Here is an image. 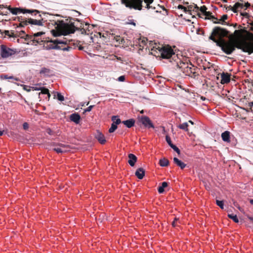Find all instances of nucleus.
<instances>
[{
	"label": "nucleus",
	"mask_w": 253,
	"mask_h": 253,
	"mask_svg": "<svg viewBox=\"0 0 253 253\" xmlns=\"http://www.w3.org/2000/svg\"><path fill=\"white\" fill-rule=\"evenodd\" d=\"M117 128V126L116 125L113 123L111 124V126L109 129V132L110 133H112Z\"/></svg>",
	"instance_id": "nucleus-32"
},
{
	"label": "nucleus",
	"mask_w": 253,
	"mask_h": 253,
	"mask_svg": "<svg viewBox=\"0 0 253 253\" xmlns=\"http://www.w3.org/2000/svg\"><path fill=\"white\" fill-rule=\"evenodd\" d=\"M250 203L252 204V205H253V199H251L250 200Z\"/></svg>",
	"instance_id": "nucleus-56"
},
{
	"label": "nucleus",
	"mask_w": 253,
	"mask_h": 253,
	"mask_svg": "<svg viewBox=\"0 0 253 253\" xmlns=\"http://www.w3.org/2000/svg\"><path fill=\"white\" fill-rule=\"evenodd\" d=\"M9 10L10 12L13 15H17L20 13H30L32 14H34V15H37L39 14V11L37 10H31V9H27L25 8H22L20 7H9Z\"/></svg>",
	"instance_id": "nucleus-6"
},
{
	"label": "nucleus",
	"mask_w": 253,
	"mask_h": 253,
	"mask_svg": "<svg viewBox=\"0 0 253 253\" xmlns=\"http://www.w3.org/2000/svg\"><path fill=\"white\" fill-rule=\"evenodd\" d=\"M193 6H192V5L189 6H188L189 10H192L193 9V10H195L197 11H198L199 9V7L196 4H194V8H193Z\"/></svg>",
	"instance_id": "nucleus-36"
},
{
	"label": "nucleus",
	"mask_w": 253,
	"mask_h": 253,
	"mask_svg": "<svg viewBox=\"0 0 253 253\" xmlns=\"http://www.w3.org/2000/svg\"><path fill=\"white\" fill-rule=\"evenodd\" d=\"M222 1L224 2H226L227 1V0H222Z\"/></svg>",
	"instance_id": "nucleus-62"
},
{
	"label": "nucleus",
	"mask_w": 253,
	"mask_h": 253,
	"mask_svg": "<svg viewBox=\"0 0 253 253\" xmlns=\"http://www.w3.org/2000/svg\"><path fill=\"white\" fill-rule=\"evenodd\" d=\"M250 6V4L249 2H247L245 3V5H244L243 3L240 2H236L235 3L233 6L231 5L227 6L226 8L227 10H231L234 13H237L239 9H242L244 6L247 8L249 7Z\"/></svg>",
	"instance_id": "nucleus-9"
},
{
	"label": "nucleus",
	"mask_w": 253,
	"mask_h": 253,
	"mask_svg": "<svg viewBox=\"0 0 253 253\" xmlns=\"http://www.w3.org/2000/svg\"><path fill=\"white\" fill-rule=\"evenodd\" d=\"M211 12L210 11H206L203 14L206 16V17H209L211 15Z\"/></svg>",
	"instance_id": "nucleus-46"
},
{
	"label": "nucleus",
	"mask_w": 253,
	"mask_h": 253,
	"mask_svg": "<svg viewBox=\"0 0 253 253\" xmlns=\"http://www.w3.org/2000/svg\"><path fill=\"white\" fill-rule=\"evenodd\" d=\"M228 31L220 27H215L213 29L212 33L209 37V39L216 43L217 42H221L224 40L223 38L227 36Z\"/></svg>",
	"instance_id": "nucleus-4"
},
{
	"label": "nucleus",
	"mask_w": 253,
	"mask_h": 253,
	"mask_svg": "<svg viewBox=\"0 0 253 253\" xmlns=\"http://www.w3.org/2000/svg\"><path fill=\"white\" fill-rule=\"evenodd\" d=\"M178 8L179 9H183V11L185 12H187V8L184 7V6L182 5H179L178 6Z\"/></svg>",
	"instance_id": "nucleus-41"
},
{
	"label": "nucleus",
	"mask_w": 253,
	"mask_h": 253,
	"mask_svg": "<svg viewBox=\"0 0 253 253\" xmlns=\"http://www.w3.org/2000/svg\"><path fill=\"white\" fill-rule=\"evenodd\" d=\"M140 121L142 125L147 128H154V126L153 125L152 121L147 116H142L140 118Z\"/></svg>",
	"instance_id": "nucleus-10"
},
{
	"label": "nucleus",
	"mask_w": 253,
	"mask_h": 253,
	"mask_svg": "<svg viewBox=\"0 0 253 253\" xmlns=\"http://www.w3.org/2000/svg\"><path fill=\"white\" fill-rule=\"evenodd\" d=\"M241 15L247 18L250 17L249 14L247 12H241Z\"/></svg>",
	"instance_id": "nucleus-44"
},
{
	"label": "nucleus",
	"mask_w": 253,
	"mask_h": 253,
	"mask_svg": "<svg viewBox=\"0 0 253 253\" xmlns=\"http://www.w3.org/2000/svg\"><path fill=\"white\" fill-rule=\"evenodd\" d=\"M18 35L16 34H14L13 32H10L9 37H17Z\"/></svg>",
	"instance_id": "nucleus-48"
},
{
	"label": "nucleus",
	"mask_w": 253,
	"mask_h": 253,
	"mask_svg": "<svg viewBox=\"0 0 253 253\" xmlns=\"http://www.w3.org/2000/svg\"><path fill=\"white\" fill-rule=\"evenodd\" d=\"M70 49H72V47H70V46H67V47H64V48H61V49L64 50V51H69Z\"/></svg>",
	"instance_id": "nucleus-47"
},
{
	"label": "nucleus",
	"mask_w": 253,
	"mask_h": 253,
	"mask_svg": "<svg viewBox=\"0 0 253 253\" xmlns=\"http://www.w3.org/2000/svg\"><path fill=\"white\" fill-rule=\"evenodd\" d=\"M228 217L232 219L235 222H239V219L236 214H234L233 213L228 214Z\"/></svg>",
	"instance_id": "nucleus-27"
},
{
	"label": "nucleus",
	"mask_w": 253,
	"mask_h": 253,
	"mask_svg": "<svg viewBox=\"0 0 253 253\" xmlns=\"http://www.w3.org/2000/svg\"><path fill=\"white\" fill-rule=\"evenodd\" d=\"M230 81V77L227 73H222L221 74V84H225L229 83Z\"/></svg>",
	"instance_id": "nucleus-12"
},
{
	"label": "nucleus",
	"mask_w": 253,
	"mask_h": 253,
	"mask_svg": "<svg viewBox=\"0 0 253 253\" xmlns=\"http://www.w3.org/2000/svg\"><path fill=\"white\" fill-rule=\"evenodd\" d=\"M188 123L187 122H185V123H182V124L179 125L178 126V127L180 129H181L186 131H188Z\"/></svg>",
	"instance_id": "nucleus-25"
},
{
	"label": "nucleus",
	"mask_w": 253,
	"mask_h": 253,
	"mask_svg": "<svg viewBox=\"0 0 253 253\" xmlns=\"http://www.w3.org/2000/svg\"><path fill=\"white\" fill-rule=\"evenodd\" d=\"M168 186V183L167 182H163L162 183V185L158 188V191L159 193H162L164 191V188Z\"/></svg>",
	"instance_id": "nucleus-24"
},
{
	"label": "nucleus",
	"mask_w": 253,
	"mask_h": 253,
	"mask_svg": "<svg viewBox=\"0 0 253 253\" xmlns=\"http://www.w3.org/2000/svg\"><path fill=\"white\" fill-rule=\"evenodd\" d=\"M70 119L72 122L78 124L80 123L81 117L78 113H73L70 115Z\"/></svg>",
	"instance_id": "nucleus-15"
},
{
	"label": "nucleus",
	"mask_w": 253,
	"mask_h": 253,
	"mask_svg": "<svg viewBox=\"0 0 253 253\" xmlns=\"http://www.w3.org/2000/svg\"><path fill=\"white\" fill-rule=\"evenodd\" d=\"M16 51L5 45L2 44L0 47V55L3 58H7L15 53Z\"/></svg>",
	"instance_id": "nucleus-8"
},
{
	"label": "nucleus",
	"mask_w": 253,
	"mask_h": 253,
	"mask_svg": "<svg viewBox=\"0 0 253 253\" xmlns=\"http://www.w3.org/2000/svg\"><path fill=\"white\" fill-rule=\"evenodd\" d=\"M251 24H252L253 26V21L251 23Z\"/></svg>",
	"instance_id": "nucleus-64"
},
{
	"label": "nucleus",
	"mask_w": 253,
	"mask_h": 253,
	"mask_svg": "<svg viewBox=\"0 0 253 253\" xmlns=\"http://www.w3.org/2000/svg\"><path fill=\"white\" fill-rule=\"evenodd\" d=\"M122 123L124 124L127 127L130 128L134 125L135 121L132 119H130L123 121Z\"/></svg>",
	"instance_id": "nucleus-17"
},
{
	"label": "nucleus",
	"mask_w": 253,
	"mask_h": 253,
	"mask_svg": "<svg viewBox=\"0 0 253 253\" xmlns=\"http://www.w3.org/2000/svg\"><path fill=\"white\" fill-rule=\"evenodd\" d=\"M248 218L250 220L253 221V217L248 216Z\"/></svg>",
	"instance_id": "nucleus-53"
},
{
	"label": "nucleus",
	"mask_w": 253,
	"mask_h": 253,
	"mask_svg": "<svg viewBox=\"0 0 253 253\" xmlns=\"http://www.w3.org/2000/svg\"><path fill=\"white\" fill-rule=\"evenodd\" d=\"M216 45L227 55L231 54L236 48L251 54L253 53V35L250 34L247 40L235 39L231 35L228 41L222 40L221 42H217Z\"/></svg>",
	"instance_id": "nucleus-1"
},
{
	"label": "nucleus",
	"mask_w": 253,
	"mask_h": 253,
	"mask_svg": "<svg viewBox=\"0 0 253 253\" xmlns=\"http://www.w3.org/2000/svg\"><path fill=\"white\" fill-rule=\"evenodd\" d=\"M249 106H250L251 108L253 107V101L249 103Z\"/></svg>",
	"instance_id": "nucleus-52"
},
{
	"label": "nucleus",
	"mask_w": 253,
	"mask_h": 253,
	"mask_svg": "<svg viewBox=\"0 0 253 253\" xmlns=\"http://www.w3.org/2000/svg\"><path fill=\"white\" fill-rule=\"evenodd\" d=\"M25 40L26 41H36L38 43L39 42L37 40H35V37L32 35H26V38H25Z\"/></svg>",
	"instance_id": "nucleus-28"
},
{
	"label": "nucleus",
	"mask_w": 253,
	"mask_h": 253,
	"mask_svg": "<svg viewBox=\"0 0 253 253\" xmlns=\"http://www.w3.org/2000/svg\"><path fill=\"white\" fill-rule=\"evenodd\" d=\"M189 123H190L192 125L194 124V123L192 121H191V120L189 121Z\"/></svg>",
	"instance_id": "nucleus-58"
},
{
	"label": "nucleus",
	"mask_w": 253,
	"mask_h": 253,
	"mask_svg": "<svg viewBox=\"0 0 253 253\" xmlns=\"http://www.w3.org/2000/svg\"><path fill=\"white\" fill-rule=\"evenodd\" d=\"M47 94L48 95V98H49L50 96V94L49 92H48V93H47Z\"/></svg>",
	"instance_id": "nucleus-60"
},
{
	"label": "nucleus",
	"mask_w": 253,
	"mask_h": 253,
	"mask_svg": "<svg viewBox=\"0 0 253 253\" xmlns=\"http://www.w3.org/2000/svg\"><path fill=\"white\" fill-rule=\"evenodd\" d=\"M125 80V77L124 76H120L118 78V81L119 82H124Z\"/></svg>",
	"instance_id": "nucleus-42"
},
{
	"label": "nucleus",
	"mask_w": 253,
	"mask_h": 253,
	"mask_svg": "<svg viewBox=\"0 0 253 253\" xmlns=\"http://www.w3.org/2000/svg\"><path fill=\"white\" fill-rule=\"evenodd\" d=\"M93 105H90L89 107H88L86 109L84 110V112H89L91 110L92 108H93Z\"/></svg>",
	"instance_id": "nucleus-45"
},
{
	"label": "nucleus",
	"mask_w": 253,
	"mask_h": 253,
	"mask_svg": "<svg viewBox=\"0 0 253 253\" xmlns=\"http://www.w3.org/2000/svg\"><path fill=\"white\" fill-rule=\"evenodd\" d=\"M172 226H173V227H175V226H176L175 221H173L172 222Z\"/></svg>",
	"instance_id": "nucleus-54"
},
{
	"label": "nucleus",
	"mask_w": 253,
	"mask_h": 253,
	"mask_svg": "<svg viewBox=\"0 0 253 253\" xmlns=\"http://www.w3.org/2000/svg\"><path fill=\"white\" fill-rule=\"evenodd\" d=\"M175 151H176L178 154H180V150L178 148L174 145H172L170 146Z\"/></svg>",
	"instance_id": "nucleus-38"
},
{
	"label": "nucleus",
	"mask_w": 253,
	"mask_h": 253,
	"mask_svg": "<svg viewBox=\"0 0 253 253\" xmlns=\"http://www.w3.org/2000/svg\"><path fill=\"white\" fill-rule=\"evenodd\" d=\"M216 205L219 206L221 209H224V203L223 201L216 200Z\"/></svg>",
	"instance_id": "nucleus-34"
},
{
	"label": "nucleus",
	"mask_w": 253,
	"mask_h": 253,
	"mask_svg": "<svg viewBox=\"0 0 253 253\" xmlns=\"http://www.w3.org/2000/svg\"><path fill=\"white\" fill-rule=\"evenodd\" d=\"M135 174L138 179H142L145 175V170L142 168H138Z\"/></svg>",
	"instance_id": "nucleus-14"
},
{
	"label": "nucleus",
	"mask_w": 253,
	"mask_h": 253,
	"mask_svg": "<svg viewBox=\"0 0 253 253\" xmlns=\"http://www.w3.org/2000/svg\"><path fill=\"white\" fill-rule=\"evenodd\" d=\"M207 8L206 6L203 5L199 8V10H200L201 12L204 14L207 11Z\"/></svg>",
	"instance_id": "nucleus-39"
},
{
	"label": "nucleus",
	"mask_w": 253,
	"mask_h": 253,
	"mask_svg": "<svg viewBox=\"0 0 253 253\" xmlns=\"http://www.w3.org/2000/svg\"><path fill=\"white\" fill-rule=\"evenodd\" d=\"M51 43H53L55 45H58L59 44H67V41L65 40H60V39H55L51 40L50 42Z\"/></svg>",
	"instance_id": "nucleus-19"
},
{
	"label": "nucleus",
	"mask_w": 253,
	"mask_h": 253,
	"mask_svg": "<svg viewBox=\"0 0 253 253\" xmlns=\"http://www.w3.org/2000/svg\"><path fill=\"white\" fill-rule=\"evenodd\" d=\"M53 145L58 146L60 148H63V149H66L68 150V146L66 145L65 144H62V143H58V144H54Z\"/></svg>",
	"instance_id": "nucleus-33"
},
{
	"label": "nucleus",
	"mask_w": 253,
	"mask_h": 253,
	"mask_svg": "<svg viewBox=\"0 0 253 253\" xmlns=\"http://www.w3.org/2000/svg\"><path fill=\"white\" fill-rule=\"evenodd\" d=\"M53 150L56 151L58 153H65L68 151V150L63 148H60L59 147H55L53 149Z\"/></svg>",
	"instance_id": "nucleus-26"
},
{
	"label": "nucleus",
	"mask_w": 253,
	"mask_h": 253,
	"mask_svg": "<svg viewBox=\"0 0 253 253\" xmlns=\"http://www.w3.org/2000/svg\"><path fill=\"white\" fill-rule=\"evenodd\" d=\"M56 98L60 101H63L64 100V97L62 94L60 92H56Z\"/></svg>",
	"instance_id": "nucleus-30"
},
{
	"label": "nucleus",
	"mask_w": 253,
	"mask_h": 253,
	"mask_svg": "<svg viewBox=\"0 0 253 253\" xmlns=\"http://www.w3.org/2000/svg\"><path fill=\"white\" fill-rule=\"evenodd\" d=\"M178 66L186 76L193 78H195L197 76V74L195 72L196 69L191 63L180 62L179 64H178Z\"/></svg>",
	"instance_id": "nucleus-5"
},
{
	"label": "nucleus",
	"mask_w": 253,
	"mask_h": 253,
	"mask_svg": "<svg viewBox=\"0 0 253 253\" xmlns=\"http://www.w3.org/2000/svg\"><path fill=\"white\" fill-rule=\"evenodd\" d=\"M111 120L113 122V123L116 125H118L121 123V121L117 116H113L111 118Z\"/></svg>",
	"instance_id": "nucleus-23"
},
{
	"label": "nucleus",
	"mask_w": 253,
	"mask_h": 253,
	"mask_svg": "<svg viewBox=\"0 0 253 253\" xmlns=\"http://www.w3.org/2000/svg\"><path fill=\"white\" fill-rule=\"evenodd\" d=\"M5 78L6 79H12L13 78V77L11 76V77H6V76H5Z\"/></svg>",
	"instance_id": "nucleus-59"
},
{
	"label": "nucleus",
	"mask_w": 253,
	"mask_h": 253,
	"mask_svg": "<svg viewBox=\"0 0 253 253\" xmlns=\"http://www.w3.org/2000/svg\"><path fill=\"white\" fill-rule=\"evenodd\" d=\"M23 128L27 129L28 128V124L27 123H24L23 125Z\"/></svg>",
	"instance_id": "nucleus-49"
},
{
	"label": "nucleus",
	"mask_w": 253,
	"mask_h": 253,
	"mask_svg": "<svg viewBox=\"0 0 253 253\" xmlns=\"http://www.w3.org/2000/svg\"><path fill=\"white\" fill-rule=\"evenodd\" d=\"M21 34H25V32H24V31H21L20 32V33H19V35H18V36H20V35H21Z\"/></svg>",
	"instance_id": "nucleus-55"
},
{
	"label": "nucleus",
	"mask_w": 253,
	"mask_h": 253,
	"mask_svg": "<svg viewBox=\"0 0 253 253\" xmlns=\"http://www.w3.org/2000/svg\"><path fill=\"white\" fill-rule=\"evenodd\" d=\"M41 90V92L39 93V95L42 94H46L47 93H48L49 90L47 88H46L44 87H42V89L40 90Z\"/></svg>",
	"instance_id": "nucleus-35"
},
{
	"label": "nucleus",
	"mask_w": 253,
	"mask_h": 253,
	"mask_svg": "<svg viewBox=\"0 0 253 253\" xmlns=\"http://www.w3.org/2000/svg\"><path fill=\"white\" fill-rule=\"evenodd\" d=\"M143 112H143V110H142V111L140 112V113H141V114L143 113Z\"/></svg>",
	"instance_id": "nucleus-63"
},
{
	"label": "nucleus",
	"mask_w": 253,
	"mask_h": 253,
	"mask_svg": "<svg viewBox=\"0 0 253 253\" xmlns=\"http://www.w3.org/2000/svg\"><path fill=\"white\" fill-rule=\"evenodd\" d=\"M177 220H178V218H177L176 217H175V218H174V221H175V222H176Z\"/></svg>",
	"instance_id": "nucleus-61"
},
{
	"label": "nucleus",
	"mask_w": 253,
	"mask_h": 253,
	"mask_svg": "<svg viewBox=\"0 0 253 253\" xmlns=\"http://www.w3.org/2000/svg\"><path fill=\"white\" fill-rule=\"evenodd\" d=\"M3 134V131L0 130V136Z\"/></svg>",
	"instance_id": "nucleus-57"
},
{
	"label": "nucleus",
	"mask_w": 253,
	"mask_h": 253,
	"mask_svg": "<svg viewBox=\"0 0 253 253\" xmlns=\"http://www.w3.org/2000/svg\"><path fill=\"white\" fill-rule=\"evenodd\" d=\"M230 132L228 131H225L221 134V138L223 141L229 142L230 140Z\"/></svg>",
	"instance_id": "nucleus-16"
},
{
	"label": "nucleus",
	"mask_w": 253,
	"mask_h": 253,
	"mask_svg": "<svg viewBox=\"0 0 253 253\" xmlns=\"http://www.w3.org/2000/svg\"><path fill=\"white\" fill-rule=\"evenodd\" d=\"M143 1L146 4V8L150 9L151 8L150 5L154 0H121V3L129 9L141 10L142 8Z\"/></svg>",
	"instance_id": "nucleus-3"
},
{
	"label": "nucleus",
	"mask_w": 253,
	"mask_h": 253,
	"mask_svg": "<svg viewBox=\"0 0 253 253\" xmlns=\"http://www.w3.org/2000/svg\"><path fill=\"white\" fill-rule=\"evenodd\" d=\"M5 35L8 36H9L10 32L9 31H5L4 32Z\"/></svg>",
	"instance_id": "nucleus-51"
},
{
	"label": "nucleus",
	"mask_w": 253,
	"mask_h": 253,
	"mask_svg": "<svg viewBox=\"0 0 253 253\" xmlns=\"http://www.w3.org/2000/svg\"><path fill=\"white\" fill-rule=\"evenodd\" d=\"M29 23L32 25L42 26V20H38L36 19H29Z\"/></svg>",
	"instance_id": "nucleus-20"
},
{
	"label": "nucleus",
	"mask_w": 253,
	"mask_h": 253,
	"mask_svg": "<svg viewBox=\"0 0 253 253\" xmlns=\"http://www.w3.org/2000/svg\"><path fill=\"white\" fill-rule=\"evenodd\" d=\"M130 24L133 25V26H135L136 24L134 22V20H130V22L128 23Z\"/></svg>",
	"instance_id": "nucleus-50"
},
{
	"label": "nucleus",
	"mask_w": 253,
	"mask_h": 253,
	"mask_svg": "<svg viewBox=\"0 0 253 253\" xmlns=\"http://www.w3.org/2000/svg\"><path fill=\"white\" fill-rule=\"evenodd\" d=\"M128 158V163L131 167H133L137 160V158L133 154H129Z\"/></svg>",
	"instance_id": "nucleus-11"
},
{
	"label": "nucleus",
	"mask_w": 253,
	"mask_h": 253,
	"mask_svg": "<svg viewBox=\"0 0 253 253\" xmlns=\"http://www.w3.org/2000/svg\"><path fill=\"white\" fill-rule=\"evenodd\" d=\"M166 139L167 143L170 146V147L173 145V144L171 142V139H170V137H169V136H166Z\"/></svg>",
	"instance_id": "nucleus-37"
},
{
	"label": "nucleus",
	"mask_w": 253,
	"mask_h": 253,
	"mask_svg": "<svg viewBox=\"0 0 253 253\" xmlns=\"http://www.w3.org/2000/svg\"><path fill=\"white\" fill-rule=\"evenodd\" d=\"M158 49L161 53V56L163 58L169 59L170 58L172 55L174 54V52L170 46L167 45L162 47H155Z\"/></svg>",
	"instance_id": "nucleus-7"
},
{
	"label": "nucleus",
	"mask_w": 253,
	"mask_h": 253,
	"mask_svg": "<svg viewBox=\"0 0 253 253\" xmlns=\"http://www.w3.org/2000/svg\"><path fill=\"white\" fill-rule=\"evenodd\" d=\"M45 48L46 50L60 49H61V47H60V46L58 45H53L52 44H49L46 46Z\"/></svg>",
	"instance_id": "nucleus-21"
},
{
	"label": "nucleus",
	"mask_w": 253,
	"mask_h": 253,
	"mask_svg": "<svg viewBox=\"0 0 253 253\" xmlns=\"http://www.w3.org/2000/svg\"><path fill=\"white\" fill-rule=\"evenodd\" d=\"M174 163L181 169H183L186 167V164H185L183 162L179 160L178 158L174 157L173 158Z\"/></svg>",
	"instance_id": "nucleus-18"
},
{
	"label": "nucleus",
	"mask_w": 253,
	"mask_h": 253,
	"mask_svg": "<svg viewBox=\"0 0 253 253\" xmlns=\"http://www.w3.org/2000/svg\"><path fill=\"white\" fill-rule=\"evenodd\" d=\"M233 37L235 39L240 40L239 38L241 36V32L239 30H235L234 32Z\"/></svg>",
	"instance_id": "nucleus-29"
},
{
	"label": "nucleus",
	"mask_w": 253,
	"mask_h": 253,
	"mask_svg": "<svg viewBox=\"0 0 253 253\" xmlns=\"http://www.w3.org/2000/svg\"><path fill=\"white\" fill-rule=\"evenodd\" d=\"M44 33L42 32H37L34 34L33 36L35 37V40H36V38L41 36V35H43Z\"/></svg>",
	"instance_id": "nucleus-40"
},
{
	"label": "nucleus",
	"mask_w": 253,
	"mask_h": 253,
	"mask_svg": "<svg viewBox=\"0 0 253 253\" xmlns=\"http://www.w3.org/2000/svg\"><path fill=\"white\" fill-rule=\"evenodd\" d=\"M41 84H36L35 86H32L31 88L33 90H40L42 89Z\"/></svg>",
	"instance_id": "nucleus-31"
},
{
	"label": "nucleus",
	"mask_w": 253,
	"mask_h": 253,
	"mask_svg": "<svg viewBox=\"0 0 253 253\" xmlns=\"http://www.w3.org/2000/svg\"><path fill=\"white\" fill-rule=\"evenodd\" d=\"M169 164V161L165 158L160 159L159 161V164L161 167H167L168 166Z\"/></svg>",
	"instance_id": "nucleus-22"
},
{
	"label": "nucleus",
	"mask_w": 253,
	"mask_h": 253,
	"mask_svg": "<svg viewBox=\"0 0 253 253\" xmlns=\"http://www.w3.org/2000/svg\"><path fill=\"white\" fill-rule=\"evenodd\" d=\"M56 23V28L58 31H52L53 35L54 37H58L60 35H67L70 34L74 33L78 29L75 25L74 22L70 20L68 22L64 21H59Z\"/></svg>",
	"instance_id": "nucleus-2"
},
{
	"label": "nucleus",
	"mask_w": 253,
	"mask_h": 253,
	"mask_svg": "<svg viewBox=\"0 0 253 253\" xmlns=\"http://www.w3.org/2000/svg\"><path fill=\"white\" fill-rule=\"evenodd\" d=\"M227 19V15H223L221 16V19L220 20L222 21V22H224L225 20Z\"/></svg>",
	"instance_id": "nucleus-43"
},
{
	"label": "nucleus",
	"mask_w": 253,
	"mask_h": 253,
	"mask_svg": "<svg viewBox=\"0 0 253 253\" xmlns=\"http://www.w3.org/2000/svg\"><path fill=\"white\" fill-rule=\"evenodd\" d=\"M95 138L101 144H105L106 141L104 135L98 131H97L95 134Z\"/></svg>",
	"instance_id": "nucleus-13"
}]
</instances>
